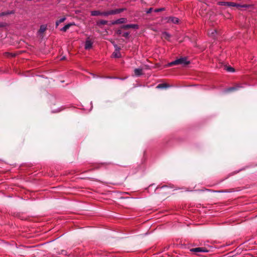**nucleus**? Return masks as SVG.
I'll list each match as a JSON object with an SVG mask.
<instances>
[{
  "label": "nucleus",
  "mask_w": 257,
  "mask_h": 257,
  "mask_svg": "<svg viewBox=\"0 0 257 257\" xmlns=\"http://www.w3.org/2000/svg\"><path fill=\"white\" fill-rule=\"evenodd\" d=\"M162 37L165 39H169L170 37V35L167 32H164L162 34Z\"/></svg>",
  "instance_id": "4be33fe9"
},
{
  "label": "nucleus",
  "mask_w": 257,
  "mask_h": 257,
  "mask_svg": "<svg viewBox=\"0 0 257 257\" xmlns=\"http://www.w3.org/2000/svg\"><path fill=\"white\" fill-rule=\"evenodd\" d=\"M93 76V77H95V75L94 74H92Z\"/></svg>",
  "instance_id": "7c9ffc66"
},
{
  "label": "nucleus",
  "mask_w": 257,
  "mask_h": 257,
  "mask_svg": "<svg viewBox=\"0 0 257 257\" xmlns=\"http://www.w3.org/2000/svg\"><path fill=\"white\" fill-rule=\"evenodd\" d=\"M126 19L125 18H120L112 22V24H119L124 23L126 22Z\"/></svg>",
  "instance_id": "6e6552de"
},
{
  "label": "nucleus",
  "mask_w": 257,
  "mask_h": 257,
  "mask_svg": "<svg viewBox=\"0 0 257 257\" xmlns=\"http://www.w3.org/2000/svg\"><path fill=\"white\" fill-rule=\"evenodd\" d=\"M226 70L229 72H235V69L234 68L231 66H226Z\"/></svg>",
  "instance_id": "6ab92c4d"
},
{
  "label": "nucleus",
  "mask_w": 257,
  "mask_h": 257,
  "mask_svg": "<svg viewBox=\"0 0 257 257\" xmlns=\"http://www.w3.org/2000/svg\"><path fill=\"white\" fill-rule=\"evenodd\" d=\"M153 9L152 8H150L146 11V13L148 14H150L153 11Z\"/></svg>",
  "instance_id": "393cba45"
},
{
  "label": "nucleus",
  "mask_w": 257,
  "mask_h": 257,
  "mask_svg": "<svg viewBox=\"0 0 257 257\" xmlns=\"http://www.w3.org/2000/svg\"><path fill=\"white\" fill-rule=\"evenodd\" d=\"M208 34L210 37L214 38V35L216 34V31L215 30L211 31V32H208Z\"/></svg>",
  "instance_id": "5701e85b"
},
{
  "label": "nucleus",
  "mask_w": 257,
  "mask_h": 257,
  "mask_svg": "<svg viewBox=\"0 0 257 257\" xmlns=\"http://www.w3.org/2000/svg\"><path fill=\"white\" fill-rule=\"evenodd\" d=\"M38 37L40 39H43L44 37H45V33H39V32H37Z\"/></svg>",
  "instance_id": "b1692460"
},
{
  "label": "nucleus",
  "mask_w": 257,
  "mask_h": 257,
  "mask_svg": "<svg viewBox=\"0 0 257 257\" xmlns=\"http://www.w3.org/2000/svg\"><path fill=\"white\" fill-rule=\"evenodd\" d=\"M179 21V19L175 17H170L168 20V22H171L174 24H178Z\"/></svg>",
  "instance_id": "f8f14e48"
},
{
  "label": "nucleus",
  "mask_w": 257,
  "mask_h": 257,
  "mask_svg": "<svg viewBox=\"0 0 257 257\" xmlns=\"http://www.w3.org/2000/svg\"><path fill=\"white\" fill-rule=\"evenodd\" d=\"M111 57L115 58H119L121 57V53L119 49H115V51L112 54Z\"/></svg>",
  "instance_id": "39448f33"
},
{
  "label": "nucleus",
  "mask_w": 257,
  "mask_h": 257,
  "mask_svg": "<svg viewBox=\"0 0 257 257\" xmlns=\"http://www.w3.org/2000/svg\"><path fill=\"white\" fill-rule=\"evenodd\" d=\"M226 6L236 7L238 8H247L249 7L247 5H239L232 2H226Z\"/></svg>",
  "instance_id": "7ed1b4c3"
},
{
  "label": "nucleus",
  "mask_w": 257,
  "mask_h": 257,
  "mask_svg": "<svg viewBox=\"0 0 257 257\" xmlns=\"http://www.w3.org/2000/svg\"><path fill=\"white\" fill-rule=\"evenodd\" d=\"M92 46V42L89 39H87L85 42V48H90Z\"/></svg>",
  "instance_id": "9d476101"
},
{
  "label": "nucleus",
  "mask_w": 257,
  "mask_h": 257,
  "mask_svg": "<svg viewBox=\"0 0 257 257\" xmlns=\"http://www.w3.org/2000/svg\"><path fill=\"white\" fill-rule=\"evenodd\" d=\"M219 4L221 5H225V2H220Z\"/></svg>",
  "instance_id": "cd10ccee"
},
{
  "label": "nucleus",
  "mask_w": 257,
  "mask_h": 257,
  "mask_svg": "<svg viewBox=\"0 0 257 257\" xmlns=\"http://www.w3.org/2000/svg\"><path fill=\"white\" fill-rule=\"evenodd\" d=\"M125 10V8L117 9L113 10H111V15H115L120 13Z\"/></svg>",
  "instance_id": "0eeeda50"
},
{
  "label": "nucleus",
  "mask_w": 257,
  "mask_h": 257,
  "mask_svg": "<svg viewBox=\"0 0 257 257\" xmlns=\"http://www.w3.org/2000/svg\"><path fill=\"white\" fill-rule=\"evenodd\" d=\"M190 251L194 252L195 254H197L198 252H207L208 250L203 247H196L190 249Z\"/></svg>",
  "instance_id": "20e7f679"
},
{
  "label": "nucleus",
  "mask_w": 257,
  "mask_h": 257,
  "mask_svg": "<svg viewBox=\"0 0 257 257\" xmlns=\"http://www.w3.org/2000/svg\"><path fill=\"white\" fill-rule=\"evenodd\" d=\"M95 168H99V167L98 166H95Z\"/></svg>",
  "instance_id": "2f4dec72"
},
{
  "label": "nucleus",
  "mask_w": 257,
  "mask_h": 257,
  "mask_svg": "<svg viewBox=\"0 0 257 257\" xmlns=\"http://www.w3.org/2000/svg\"><path fill=\"white\" fill-rule=\"evenodd\" d=\"M67 51L68 53L71 54V52L70 51H69V49H67Z\"/></svg>",
  "instance_id": "c756f323"
},
{
  "label": "nucleus",
  "mask_w": 257,
  "mask_h": 257,
  "mask_svg": "<svg viewBox=\"0 0 257 257\" xmlns=\"http://www.w3.org/2000/svg\"><path fill=\"white\" fill-rule=\"evenodd\" d=\"M129 29H138L139 26L137 24H127L123 25L120 28L115 31V34L118 36H122L125 38H128L130 36V33L129 32H124V30H127Z\"/></svg>",
  "instance_id": "f257e3e1"
},
{
  "label": "nucleus",
  "mask_w": 257,
  "mask_h": 257,
  "mask_svg": "<svg viewBox=\"0 0 257 257\" xmlns=\"http://www.w3.org/2000/svg\"><path fill=\"white\" fill-rule=\"evenodd\" d=\"M24 52V51H19L17 53L6 52L4 53V55L8 57H14Z\"/></svg>",
  "instance_id": "423d86ee"
},
{
  "label": "nucleus",
  "mask_w": 257,
  "mask_h": 257,
  "mask_svg": "<svg viewBox=\"0 0 257 257\" xmlns=\"http://www.w3.org/2000/svg\"><path fill=\"white\" fill-rule=\"evenodd\" d=\"M65 59H66L65 56H63V57H62V58H61V60H65Z\"/></svg>",
  "instance_id": "c85d7f7f"
},
{
  "label": "nucleus",
  "mask_w": 257,
  "mask_h": 257,
  "mask_svg": "<svg viewBox=\"0 0 257 257\" xmlns=\"http://www.w3.org/2000/svg\"><path fill=\"white\" fill-rule=\"evenodd\" d=\"M164 8L156 9V10H155V12H160V11H163V10H164Z\"/></svg>",
  "instance_id": "bb28decb"
},
{
  "label": "nucleus",
  "mask_w": 257,
  "mask_h": 257,
  "mask_svg": "<svg viewBox=\"0 0 257 257\" xmlns=\"http://www.w3.org/2000/svg\"><path fill=\"white\" fill-rule=\"evenodd\" d=\"M97 25L99 27L104 25L107 24V21L105 20H100L97 22Z\"/></svg>",
  "instance_id": "f3484780"
},
{
  "label": "nucleus",
  "mask_w": 257,
  "mask_h": 257,
  "mask_svg": "<svg viewBox=\"0 0 257 257\" xmlns=\"http://www.w3.org/2000/svg\"><path fill=\"white\" fill-rule=\"evenodd\" d=\"M190 61L187 60L186 57H181L176 60L169 63L166 66L171 67L173 65H182L183 66H186L190 64Z\"/></svg>",
  "instance_id": "f03ea898"
},
{
  "label": "nucleus",
  "mask_w": 257,
  "mask_h": 257,
  "mask_svg": "<svg viewBox=\"0 0 257 257\" xmlns=\"http://www.w3.org/2000/svg\"><path fill=\"white\" fill-rule=\"evenodd\" d=\"M100 14H101V12H100L98 11H92L91 13V15L93 16H99V15H100Z\"/></svg>",
  "instance_id": "aec40b11"
},
{
  "label": "nucleus",
  "mask_w": 257,
  "mask_h": 257,
  "mask_svg": "<svg viewBox=\"0 0 257 257\" xmlns=\"http://www.w3.org/2000/svg\"><path fill=\"white\" fill-rule=\"evenodd\" d=\"M14 13H15L14 11H8L7 12L1 13L0 17L5 16H7L8 15H11V14H14Z\"/></svg>",
  "instance_id": "4468645a"
},
{
  "label": "nucleus",
  "mask_w": 257,
  "mask_h": 257,
  "mask_svg": "<svg viewBox=\"0 0 257 257\" xmlns=\"http://www.w3.org/2000/svg\"><path fill=\"white\" fill-rule=\"evenodd\" d=\"M72 25H73V24H71V23L68 24L66 25L64 27H63L61 29V31H63V32H66Z\"/></svg>",
  "instance_id": "dca6fc26"
},
{
  "label": "nucleus",
  "mask_w": 257,
  "mask_h": 257,
  "mask_svg": "<svg viewBox=\"0 0 257 257\" xmlns=\"http://www.w3.org/2000/svg\"><path fill=\"white\" fill-rule=\"evenodd\" d=\"M66 20V18L64 17L56 22V27H57L59 24L63 23Z\"/></svg>",
  "instance_id": "a211bd4d"
},
{
  "label": "nucleus",
  "mask_w": 257,
  "mask_h": 257,
  "mask_svg": "<svg viewBox=\"0 0 257 257\" xmlns=\"http://www.w3.org/2000/svg\"><path fill=\"white\" fill-rule=\"evenodd\" d=\"M135 74L137 76H139L143 74V69L140 68H136L134 70Z\"/></svg>",
  "instance_id": "9b49d317"
},
{
  "label": "nucleus",
  "mask_w": 257,
  "mask_h": 257,
  "mask_svg": "<svg viewBox=\"0 0 257 257\" xmlns=\"http://www.w3.org/2000/svg\"><path fill=\"white\" fill-rule=\"evenodd\" d=\"M46 29L47 27L45 25H43L40 26V29L38 32H39V33H45V32L46 31Z\"/></svg>",
  "instance_id": "2eb2a0df"
},
{
  "label": "nucleus",
  "mask_w": 257,
  "mask_h": 257,
  "mask_svg": "<svg viewBox=\"0 0 257 257\" xmlns=\"http://www.w3.org/2000/svg\"><path fill=\"white\" fill-rule=\"evenodd\" d=\"M6 26V24L4 23H0V28L5 27Z\"/></svg>",
  "instance_id": "a878e982"
},
{
  "label": "nucleus",
  "mask_w": 257,
  "mask_h": 257,
  "mask_svg": "<svg viewBox=\"0 0 257 257\" xmlns=\"http://www.w3.org/2000/svg\"><path fill=\"white\" fill-rule=\"evenodd\" d=\"M100 15L104 16H107L108 15H111V10L106 11V12H101Z\"/></svg>",
  "instance_id": "412c9836"
},
{
  "label": "nucleus",
  "mask_w": 257,
  "mask_h": 257,
  "mask_svg": "<svg viewBox=\"0 0 257 257\" xmlns=\"http://www.w3.org/2000/svg\"><path fill=\"white\" fill-rule=\"evenodd\" d=\"M239 88V86L238 85H236L235 86L231 87L230 88H228V89H226V92H227V93L231 92L232 91L237 90Z\"/></svg>",
  "instance_id": "1a4fd4ad"
},
{
  "label": "nucleus",
  "mask_w": 257,
  "mask_h": 257,
  "mask_svg": "<svg viewBox=\"0 0 257 257\" xmlns=\"http://www.w3.org/2000/svg\"><path fill=\"white\" fill-rule=\"evenodd\" d=\"M169 87V85L167 83H161L157 85L156 87L158 89H163V88H167Z\"/></svg>",
  "instance_id": "ddd939ff"
}]
</instances>
